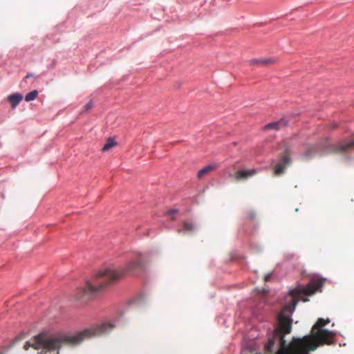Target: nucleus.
<instances>
[{"label":"nucleus","mask_w":354,"mask_h":354,"mask_svg":"<svg viewBox=\"0 0 354 354\" xmlns=\"http://www.w3.org/2000/svg\"><path fill=\"white\" fill-rule=\"evenodd\" d=\"M111 328V322L106 321L100 323L91 328H86L77 333L58 332L54 334H49L46 330H42L34 336L32 339L27 341L24 344V349L28 350L32 347L36 350L41 349L39 354H43V351H57L65 344H78L86 337H95L106 333Z\"/></svg>","instance_id":"1"},{"label":"nucleus","mask_w":354,"mask_h":354,"mask_svg":"<svg viewBox=\"0 0 354 354\" xmlns=\"http://www.w3.org/2000/svg\"><path fill=\"white\" fill-rule=\"evenodd\" d=\"M330 322L329 319L319 318L313 325L311 334L302 339L293 338V346L299 351L307 353L308 351H315L319 345H330L334 343L333 332L322 328Z\"/></svg>","instance_id":"2"},{"label":"nucleus","mask_w":354,"mask_h":354,"mask_svg":"<svg viewBox=\"0 0 354 354\" xmlns=\"http://www.w3.org/2000/svg\"><path fill=\"white\" fill-rule=\"evenodd\" d=\"M322 283L318 281H311L306 287L299 286L289 291L290 297V304L286 305L283 312L279 315V333L283 335L289 334L292 330V319L289 316L285 315L284 312L292 313L298 302L297 297L301 295H311L314 294L320 287Z\"/></svg>","instance_id":"3"},{"label":"nucleus","mask_w":354,"mask_h":354,"mask_svg":"<svg viewBox=\"0 0 354 354\" xmlns=\"http://www.w3.org/2000/svg\"><path fill=\"white\" fill-rule=\"evenodd\" d=\"M111 279V268L106 267L97 272L93 281L86 280V287L80 288L77 290V299L86 301L93 296L100 293Z\"/></svg>","instance_id":"4"},{"label":"nucleus","mask_w":354,"mask_h":354,"mask_svg":"<svg viewBox=\"0 0 354 354\" xmlns=\"http://www.w3.org/2000/svg\"><path fill=\"white\" fill-rule=\"evenodd\" d=\"M291 149L289 147H286L283 152L280 154L279 161L274 168V174L275 176H280L283 174L286 167L291 163Z\"/></svg>","instance_id":"5"},{"label":"nucleus","mask_w":354,"mask_h":354,"mask_svg":"<svg viewBox=\"0 0 354 354\" xmlns=\"http://www.w3.org/2000/svg\"><path fill=\"white\" fill-rule=\"evenodd\" d=\"M257 173L255 169L248 170H239L234 174H230V177L234 178L237 181L246 180Z\"/></svg>","instance_id":"6"},{"label":"nucleus","mask_w":354,"mask_h":354,"mask_svg":"<svg viewBox=\"0 0 354 354\" xmlns=\"http://www.w3.org/2000/svg\"><path fill=\"white\" fill-rule=\"evenodd\" d=\"M354 149V139L344 142H339L333 146V151L335 152H347Z\"/></svg>","instance_id":"7"},{"label":"nucleus","mask_w":354,"mask_h":354,"mask_svg":"<svg viewBox=\"0 0 354 354\" xmlns=\"http://www.w3.org/2000/svg\"><path fill=\"white\" fill-rule=\"evenodd\" d=\"M143 267L142 256L139 255L138 259L132 261L125 267L129 274H133L137 270L142 269Z\"/></svg>","instance_id":"8"},{"label":"nucleus","mask_w":354,"mask_h":354,"mask_svg":"<svg viewBox=\"0 0 354 354\" xmlns=\"http://www.w3.org/2000/svg\"><path fill=\"white\" fill-rule=\"evenodd\" d=\"M288 121L283 118L279 121L270 122L266 126H264L263 129L264 130H269V129H274V130H279L281 129L282 127H284L287 125Z\"/></svg>","instance_id":"9"},{"label":"nucleus","mask_w":354,"mask_h":354,"mask_svg":"<svg viewBox=\"0 0 354 354\" xmlns=\"http://www.w3.org/2000/svg\"><path fill=\"white\" fill-rule=\"evenodd\" d=\"M127 274L129 273L127 272L126 268H118L115 270L112 269V284L120 281Z\"/></svg>","instance_id":"10"},{"label":"nucleus","mask_w":354,"mask_h":354,"mask_svg":"<svg viewBox=\"0 0 354 354\" xmlns=\"http://www.w3.org/2000/svg\"><path fill=\"white\" fill-rule=\"evenodd\" d=\"M24 96L20 93H14L8 95V100L10 102L11 106L15 109L23 100Z\"/></svg>","instance_id":"11"},{"label":"nucleus","mask_w":354,"mask_h":354,"mask_svg":"<svg viewBox=\"0 0 354 354\" xmlns=\"http://www.w3.org/2000/svg\"><path fill=\"white\" fill-rule=\"evenodd\" d=\"M274 62V60L271 58L266 59H252L249 60L250 66H268Z\"/></svg>","instance_id":"12"},{"label":"nucleus","mask_w":354,"mask_h":354,"mask_svg":"<svg viewBox=\"0 0 354 354\" xmlns=\"http://www.w3.org/2000/svg\"><path fill=\"white\" fill-rule=\"evenodd\" d=\"M218 167V165L216 164L207 165L198 171V172L197 174V176L198 178H201V177L204 176L205 175L208 174L212 171L216 169Z\"/></svg>","instance_id":"13"},{"label":"nucleus","mask_w":354,"mask_h":354,"mask_svg":"<svg viewBox=\"0 0 354 354\" xmlns=\"http://www.w3.org/2000/svg\"><path fill=\"white\" fill-rule=\"evenodd\" d=\"M39 95V91L37 90H32V91L28 93L26 95H25V100L26 102H31V101H33L35 100L37 95Z\"/></svg>","instance_id":"14"},{"label":"nucleus","mask_w":354,"mask_h":354,"mask_svg":"<svg viewBox=\"0 0 354 354\" xmlns=\"http://www.w3.org/2000/svg\"><path fill=\"white\" fill-rule=\"evenodd\" d=\"M183 225V230L187 232H192L194 230V225L191 222L184 221Z\"/></svg>","instance_id":"15"},{"label":"nucleus","mask_w":354,"mask_h":354,"mask_svg":"<svg viewBox=\"0 0 354 354\" xmlns=\"http://www.w3.org/2000/svg\"><path fill=\"white\" fill-rule=\"evenodd\" d=\"M93 106V102L91 100L88 102H87L85 106L84 109L82 111V113H86L88 112Z\"/></svg>","instance_id":"16"},{"label":"nucleus","mask_w":354,"mask_h":354,"mask_svg":"<svg viewBox=\"0 0 354 354\" xmlns=\"http://www.w3.org/2000/svg\"><path fill=\"white\" fill-rule=\"evenodd\" d=\"M111 149V136L107 137L106 138V142L104 145L102 150L106 151Z\"/></svg>","instance_id":"17"},{"label":"nucleus","mask_w":354,"mask_h":354,"mask_svg":"<svg viewBox=\"0 0 354 354\" xmlns=\"http://www.w3.org/2000/svg\"><path fill=\"white\" fill-rule=\"evenodd\" d=\"M281 335H280V346H281V348H288V346L286 345V340L284 339V335L282 333H280Z\"/></svg>","instance_id":"18"},{"label":"nucleus","mask_w":354,"mask_h":354,"mask_svg":"<svg viewBox=\"0 0 354 354\" xmlns=\"http://www.w3.org/2000/svg\"><path fill=\"white\" fill-rule=\"evenodd\" d=\"M314 153V149L313 148H309L307 151L304 154V157L306 159L310 158Z\"/></svg>","instance_id":"19"},{"label":"nucleus","mask_w":354,"mask_h":354,"mask_svg":"<svg viewBox=\"0 0 354 354\" xmlns=\"http://www.w3.org/2000/svg\"><path fill=\"white\" fill-rule=\"evenodd\" d=\"M277 354H290L289 348H280Z\"/></svg>","instance_id":"20"},{"label":"nucleus","mask_w":354,"mask_h":354,"mask_svg":"<svg viewBox=\"0 0 354 354\" xmlns=\"http://www.w3.org/2000/svg\"><path fill=\"white\" fill-rule=\"evenodd\" d=\"M271 276H272L271 273H269V274H267L266 275H265V277H264L265 281H268L270 280V279L271 278Z\"/></svg>","instance_id":"21"},{"label":"nucleus","mask_w":354,"mask_h":354,"mask_svg":"<svg viewBox=\"0 0 354 354\" xmlns=\"http://www.w3.org/2000/svg\"><path fill=\"white\" fill-rule=\"evenodd\" d=\"M35 77L36 78L38 77V76H36L34 73H28L26 76V79H28L29 77Z\"/></svg>","instance_id":"22"},{"label":"nucleus","mask_w":354,"mask_h":354,"mask_svg":"<svg viewBox=\"0 0 354 354\" xmlns=\"http://www.w3.org/2000/svg\"><path fill=\"white\" fill-rule=\"evenodd\" d=\"M117 145V142L114 140V139L112 138V147Z\"/></svg>","instance_id":"23"},{"label":"nucleus","mask_w":354,"mask_h":354,"mask_svg":"<svg viewBox=\"0 0 354 354\" xmlns=\"http://www.w3.org/2000/svg\"><path fill=\"white\" fill-rule=\"evenodd\" d=\"M176 212V210H175V209H172V210L169 211V212H168V213H169V214H174V212Z\"/></svg>","instance_id":"24"},{"label":"nucleus","mask_w":354,"mask_h":354,"mask_svg":"<svg viewBox=\"0 0 354 354\" xmlns=\"http://www.w3.org/2000/svg\"><path fill=\"white\" fill-rule=\"evenodd\" d=\"M182 231H183V230H182L181 229H178V233H179V234H180V233H181V232H182Z\"/></svg>","instance_id":"25"},{"label":"nucleus","mask_w":354,"mask_h":354,"mask_svg":"<svg viewBox=\"0 0 354 354\" xmlns=\"http://www.w3.org/2000/svg\"><path fill=\"white\" fill-rule=\"evenodd\" d=\"M270 343L271 345H272L273 344V341H270Z\"/></svg>","instance_id":"26"},{"label":"nucleus","mask_w":354,"mask_h":354,"mask_svg":"<svg viewBox=\"0 0 354 354\" xmlns=\"http://www.w3.org/2000/svg\"><path fill=\"white\" fill-rule=\"evenodd\" d=\"M337 127V124H334V126L333 127V128H335Z\"/></svg>","instance_id":"27"}]
</instances>
